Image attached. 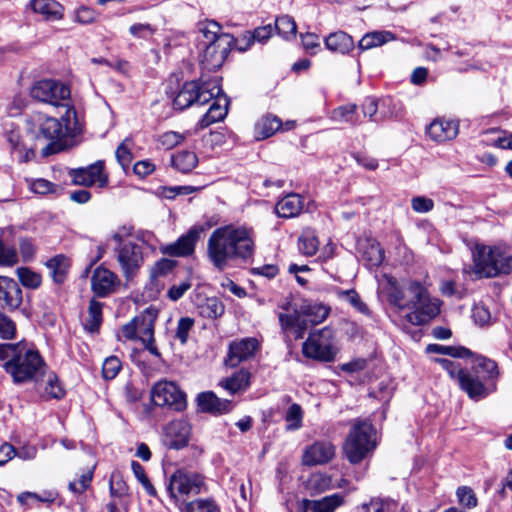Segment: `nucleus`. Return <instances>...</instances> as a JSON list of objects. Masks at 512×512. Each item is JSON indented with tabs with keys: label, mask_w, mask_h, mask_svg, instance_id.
Listing matches in <instances>:
<instances>
[{
	"label": "nucleus",
	"mask_w": 512,
	"mask_h": 512,
	"mask_svg": "<svg viewBox=\"0 0 512 512\" xmlns=\"http://www.w3.org/2000/svg\"><path fill=\"white\" fill-rule=\"evenodd\" d=\"M254 247L251 230L226 225L213 231L208 240L207 253L213 265L223 270L231 260L250 258Z\"/></svg>",
	"instance_id": "f257e3e1"
},
{
	"label": "nucleus",
	"mask_w": 512,
	"mask_h": 512,
	"mask_svg": "<svg viewBox=\"0 0 512 512\" xmlns=\"http://www.w3.org/2000/svg\"><path fill=\"white\" fill-rule=\"evenodd\" d=\"M0 361L14 384L36 383L46 371L41 354L24 342L0 344Z\"/></svg>",
	"instance_id": "f03ea898"
},
{
	"label": "nucleus",
	"mask_w": 512,
	"mask_h": 512,
	"mask_svg": "<svg viewBox=\"0 0 512 512\" xmlns=\"http://www.w3.org/2000/svg\"><path fill=\"white\" fill-rule=\"evenodd\" d=\"M38 140L47 144L42 148L43 156L65 151L75 145V137L81 133V127L76 117V111L68 107L60 119L43 116L38 118Z\"/></svg>",
	"instance_id": "7ed1b4c3"
},
{
	"label": "nucleus",
	"mask_w": 512,
	"mask_h": 512,
	"mask_svg": "<svg viewBox=\"0 0 512 512\" xmlns=\"http://www.w3.org/2000/svg\"><path fill=\"white\" fill-rule=\"evenodd\" d=\"M476 361L473 371L458 372V384L472 400L478 401L496 391L499 370L496 362L486 357L479 356Z\"/></svg>",
	"instance_id": "20e7f679"
},
{
	"label": "nucleus",
	"mask_w": 512,
	"mask_h": 512,
	"mask_svg": "<svg viewBox=\"0 0 512 512\" xmlns=\"http://www.w3.org/2000/svg\"><path fill=\"white\" fill-rule=\"evenodd\" d=\"M473 272L478 278H493L512 272V248L506 244L476 247Z\"/></svg>",
	"instance_id": "39448f33"
},
{
	"label": "nucleus",
	"mask_w": 512,
	"mask_h": 512,
	"mask_svg": "<svg viewBox=\"0 0 512 512\" xmlns=\"http://www.w3.org/2000/svg\"><path fill=\"white\" fill-rule=\"evenodd\" d=\"M330 308L319 302L303 301L294 304L291 313H280L279 322L283 331L293 332L295 339L304 337L309 325L323 322L329 315Z\"/></svg>",
	"instance_id": "423d86ee"
},
{
	"label": "nucleus",
	"mask_w": 512,
	"mask_h": 512,
	"mask_svg": "<svg viewBox=\"0 0 512 512\" xmlns=\"http://www.w3.org/2000/svg\"><path fill=\"white\" fill-rule=\"evenodd\" d=\"M222 92L220 79L214 77L186 82L173 99L175 109L184 110L193 105L202 106Z\"/></svg>",
	"instance_id": "0eeeda50"
},
{
	"label": "nucleus",
	"mask_w": 512,
	"mask_h": 512,
	"mask_svg": "<svg viewBox=\"0 0 512 512\" xmlns=\"http://www.w3.org/2000/svg\"><path fill=\"white\" fill-rule=\"evenodd\" d=\"M408 292L412 297V311L406 315V319L413 325H423L436 317L440 312V301L431 298L427 290L419 282H411Z\"/></svg>",
	"instance_id": "6e6552de"
},
{
	"label": "nucleus",
	"mask_w": 512,
	"mask_h": 512,
	"mask_svg": "<svg viewBox=\"0 0 512 512\" xmlns=\"http://www.w3.org/2000/svg\"><path fill=\"white\" fill-rule=\"evenodd\" d=\"M206 490L204 477L186 469L176 470L169 478L167 491L176 505L184 504L185 497L197 495Z\"/></svg>",
	"instance_id": "1a4fd4ad"
},
{
	"label": "nucleus",
	"mask_w": 512,
	"mask_h": 512,
	"mask_svg": "<svg viewBox=\"0 0 512 512\" xmlns=\"http://www.w3.org/2000/svg\"><path fill=\"white\" fill-rule=\"evenodd\" d=\"M374 429L371 423L359 421L352 427L345 445L344 452L352 464L361 462L365 456L375 447L372 439Z\"/></svg>",
	"instance_id": "9d476101"
},
{
	"label": "nucleus",
	"mask_w": 512,
	"mask_h": 512,
	"mask_svg": "<svg viewBox=\"0 0 512 512\" xmlns=\"http://www.w3.org/2000/svg\"><path fill=\"white\" fill-rule=\"evenodd\" d=\"M302 352L305 357L317 361H333L337 353L333 330L324 327L311 332L303 343Z\"/></svg>",
	"instance_id": "9b49d317"
},
{
	"label": "nucleus",
	"mask_w": 512,
	"mask_h": 512,
	"mask_svg": "<svg viewBox=\"0 0 512 512\" xmlns=\"http://www.w3.org/2000/svg\"><path fill=\"white\" fill-rule=\"evenodd\" d=\"M31 97L43 103L54 106L69 107L70 88L64 83L53 80L44 79L33 84L30 90Z\"/></svg>",
	"instance_id": "f8f14e48"
},
{
	"label": "nucleus",
	"mask_w": 512,
	"mask_h": 512,
	"mask_svg": "<svg viewBox=\"0 0 512 512\" xmlns=\"http://www.w3.org/2000/svg\"><path fill=\"white\" fill-rule=\"evenodd\" d=\"M152 400L157 406H169L176 411L186 408V396L170 381H159L152 388Z\"/></svg>",
	"instance_id": "ddd939ff"
},
{
	"label": "nucleus",
	"mask_w": 512,
	"mask_h": 512,
	"mask_svg": "<svg viewBox=\"0 0 512 512\" xmlns=\"http://www.w3.org/2000/svg\"><path fill=\"white\" fill-rule=\"evenodd\" d=\"M234 42L235 39L232 35H222L218 41L207 44L202 58L203 67L209 71L221 68Z\"/></svg>",
	"instance_id": "4468645a"
},
{
	"label": "nucleus",
	"mask_w": 512,
	"mask_h": 512,
	"mask_svg": "<svg viewBox=\"0 0 512 512\" xmlns=\"http://www.w3.org/2000/svg\"><path fill=\"white\" fill-rule=\"evenodd\" d=\"M205 231L203 225H195L176 242L162 247V252L172 257H186L194 253L195 245Z\"/></svg>",
	"instance_id": "2eb2a0df"
},
{
	"label": "nucleus",
	"mask_w": 512,
	"mask_h": 512,
	"mask_svg": "<svg viewBox=\"0 0 512 512\" xmlns=\"http://www.w3.org/2000/svg\"><path fill=\"white\" fill-rule=\"evenodd\" d=\"M103 170L104 161L98 160L87 167L72 169L70 176L76 185L89 187L97 184L99 187H104L108 183V177Z\"/></svg>",
	"instance_id": "dca6fc26"
},
{
	"label": "nucleus",
	"mask_w": 512,
	"mask_h": 512,
	"mask_svg": "<svg viewBox=\"0 0 512 512\" xmlns=\"http://www.w3.org/2000/svg\"><path fill=\"white\" fill-rule=\"evenodd\" d=\"M117 260L124 277L132 279L143 263L141 247L132 242L124 243L118 250Z\"/></svg>",
	"instance_id": "f3484780"
},
{
	"label": "nucleus",
	"mask_w": 512,
	"mask_h": 512,
	"mask_svg": "<svg viewBox=\"0 0 512 512\" xmlns=\"http://www.w3.org/2000/svg\"><path fill=\"white\" fill-rule=\"evenodd\" d=\"M258 348L259 341L254 337L233 341L229 345V352L225 359V364L229 367H236L241 362L252 358Z\"/></svg>",
	"instance_id": "a211bd4d"
},
{
	"label": "nucleus",
	"mask_w": 512,
	"mask_h": 512,
	"mask_svg": "<svg viewBox=\"0 0 512 512\" xmlns=\"http://www.w3.org/2000/svg\"><path fill=\"white\" fill-rule=\"evenodd\" d=\"M22 301V289L17 281L7 276H0V308L14 311L21 306Z\"/></svg>",
	"instance_id": "6ab92c4d"
},
{
	"label": "nucleus",
	"mask_w": 512,
	"mask_h": 512,
	"mask_svg": "<svg viewBox=\"0 0 512 512\" xmlns=\"http://www.w3.org/2000/svg\"><path fill=\"white\" fill-rule=\"evenodd\" d=\"M119 283L118 276L102 265L92 273L91 289L98 297H106L115 292Z\"/></svg>",
	"instance_id": "aec40b11"
},
{
	"label": "nucleus",
	"mask_w": 512,
	"mask_h": 512,
	"mask_svg": "<svg viewBox=\"0 0 512 512\" xmlns=\"http://www.w3.org/2000/svg\"><path fill=\"white\" fill-rule=\"evenodd\" d=\"M335 456V446L329 441H316L308 446L302 456V463L306 466L323 465L330 462Z\"/></svg>",
	"instance_id": "412c9836"
},
{
	"label": "nucleus",
	"mask_w": 512,
	"mask_h": 512,
	"mask_svg": "<svg viewBox=\"0 0 512 512\" xmlns=\"http://www.w3.org/2000/svg\"><path fill=\"white\" fill-rule=\"evenodd\" d=\"M165 434L170 448L181 449L189 442L191 426L187 420L177 419L166 426Z\"/></svg>",
	"instance_id": "4be33fe9"
},
{
	"label": "nucleus",
	"mask_w": 512,
	"mask_h": 512,
	"mask_svg": "<svg viewBox=\"0 0 512 512\" xmlns=\"http://www.w3.org/2000/svg\"><path fill=\"white\" fill-rule=\"evenodd\" d=\"M27 8L46 22L60 21L64 17V7L56 0H30Z\"/></svg>",
	"instance_id": "5701e85b"
},
{
	"label": "nucleus",
	"mask_w": 512,
	"mask_h": 512,
	"mask_svg": "<svg viewBox=\"0 0 512 512\" xmlns=\"http://www.w3.org/2000/svg\"><path fill=\"white\" fill-rule=\"evenodd\" d=\"M459 132V124L454 120L435 119L427 128V134L436 142L454 139Z\"/></svg>",
	"instance_id": "b1692460"
},
{
	"label": "nucleus",
	"mask_w": 512,
	"mask_h": 512,
	"mask_svg": "<svg viewBox=\"0 0 512 512\" xmlns=\"http://www.w3.org/2000/svg\"><path fill=\"white\" fill-rule=\"evenodd\" d=\"M197 403L201 411L209 412L212 414L227 413L230 412L233 408L232 401L221 399L211 391L200 393L197 396Z\"/></svg>",
	"instance_id": "393cba45"
},
{
	"label": "nucleus",
	"mask_w": 512,
	"mask_h": 512,
	"mask_svg": "<svg viewBox=\"0 0 512 512\" xmlns=\"http://www.w3.org/2000/svg\"><path fill=\"white\" fill-rule=\"evenodd\" d=\"M221 94L222 92L212 98L214 100L213 103L198 123L201 129L222 121L226 117L229 101L226 96Z\"/></svg>",
	"instance_id": "a878e982"
},
{
	"label": "nucleus",
	"mask_w": 512,
	"mask_h": 512,
	"mask_svg": "<svg viewBox=\"0 0 512 512\" xmlns=\"http://www.w3.org/2000/svg\"><path fill=\"white\" fill-rule=\"evenodd\" d=\"M344 496L335 493L320 500H304L303 512H334L344 504Z\"/></svg>",
	"instance_id": "bb28decb"
},
{
	"label": "nucleus",
	"mask_w": 512,
	"mask_h": 512,
	"mask_svg": "<svg viewBox=\"0 0 512 512\" xmlns=\"http://www.w3.org/2000/svg\"><path fill=\"white\" fill-rule=\"evenodd\" d=\"M324 43L328 50L342 55L348 54L355 47L353 38L343 31L330 33Z\"/></svg>",
	"instance_id": "cd10ccee"
},
{
	"label": "nucleus",
	"mask_w": 512,
	"mask_h": 512,
	"mask_svg": "<svg viewBox=\"0 0 512 512\" xmlns=\"http://www.w3.org/2000/svg\"><path fill=\"white\" fill-rule=\"evenodd\" d=\"M251 373L246 369H240L230 377L223 378L219 385L231 395L244 392L250 386Z\"/></svg>",
	"instance_id": "c85d7f7f"
},
{
	"label": "nucleus",
	"mask_w": 512,
	"mask_h": 512,
	"mask_svg": "<svg viewBox=\"0 0 512 512\" xmlns=\"http://www.w3.org/2000/svg\"><path fill=\"white\" fill-rule=\"evenodd\" d=\"M303 208V199L299 194L291 193L279 200L275 206L278 216L291 218L297 216Z\"/></svg>",
	"instance_id": "c756f323"
},
{
	"label": "nucleus",
	"mask_w": 512,
	"mask_h": 512,
	"mask_svg": "<svg viewBox=\"0 0 512 512\" xmlns=\"http://www.w3.org/2000/svg\"><path fill=\"white\" fill-rule=\"evenodd\" d=\"M158 317V310L153 307H147L140 315L137 316V332L139 340L143 337H151L154 335L155 322Z\"/></svg>",
	"instance_id": "7c9ffc66"
},
{
	"label": "nucleus",
	"mask_w": 512,
	"mask_h": 512,
	"mask_svg": "<svg viewBox=\"0 0 512 512\" xmlns=\"http://www.w3.org/2000/svg\"><path fill=\"white\" fill-rule=\"evenodd\" d=\"M395 35L390 31H372L366 33L359 41L358 48L366 51L372 48L382 46L388 42L394 41Z\"/></svg>",
	"instance_id": "2f4dec72"
},
{
	"label": "nucleus",
	"mask_w": 512,
	"mask_h": 512,
	"mask_svg": "<svg viewBox=\"0 0 512 512\" xmlns=\"http://www.w3.org/2000/svg\"><path fill=\"white\" fill-rule=\"evenodd\" d=\"M306 489L315 496L332 490V476L326 473H313L306 481Z\"/></svg>",
	"instance_id": "473e14b6"
},
{
	"label": "nucleus",
	"mask_w": 512,
	"mask_h": 512,
	"mask_svg": "<svg viewBox=\"0 0 512 512\" xmlns=\"http://www.w3.org/2000/svg\"><path fill=\"white\" fill-rule=\"evenodd\" d=\"M282 126L281 120L273 115L262 117L255 125L256 138L266 139L274 135Z\"/></svg>",
	"instance_id": "72a5a7b5"
},
{
	"label": "nucleus",
	"mask_w": 512,
	"mask_h": 512,
	"mask_svg": "<svg viewBox=\"0 0 512 512\" xmlns=\"http://www.w3.org/2000/svg\"><path fill=\"white\" fill-rule=\"evenodd\" d=\"M46 266L50 270L53 281L57 284H61L65 281V278L69 269V260L63 255H57L49 259Z\"/></svg>",
	"instance_id": "f704fd0d"
},
{
	"label": "nucleus",
	"mask_w": 512,
	"mask_h": 512,
	"mask_svg": "<svg viewBox=\"0 0 512 512\" xmlns=\"http://www.w3.org/2000/svg\"><path fill=\"white\" fill-rule=\"evenodd\" d=\"M171 162L178 171L188 173L196 167L198 158L194 152L181 151L172 155Z\"/></svg>",
	"instance_id": "c9c22d12"
},
{
	"label": "nucleus",
	"mask_w": 512,
	"mask_h": 512,
	"mask_svg": "<svg viewBox=\"0 0 512 512\" xmlns=\"http://www.w3.org/2000/svg\"><path fill=\"white\" fill-rule=\"evenodd\" d=\"M102 308L103 304L101 302H98L95 299L90 301L88 307V317L84 324V327L87 331L91 333L98 331L102 323Z\"/></svg>",
	"instance_id": "e433bc0d"
},
{
	"label": "nucleus",
	"mask_w": 512,
	"mask_h": 512,
	"mask_svg": "<svg viewBox=\"0 0 512 512\" xmlns=\"http://www.w3.org/2000/svg\"><path fill=\"white\" fill-rule=\"evenodd\" d=\"M335 294L339 300L347 302L358 312L365 314V315L369 314L370 311H369L368 306L362 301L359 294L354 289H349V290L337 289L335 291Z\"/></svg>",
	"instance_id": "4c0bfd02"
},
{
	"label": "nucleus",
	"mask_w": 512,
	"mask_h": 512,
	"mask_svg": "<svg viewBox=\"0 0 512 512\" xmlns=\"http://www.w3.org/2000/svg\"><path fill=\"white\" fill-rule=\"evenodd\" d=\"M319 248V240L311 229H305L299 237V250L303 255L313 256Z\"/></svg>",
	"instance_id": "58836bf2"
},
{
	"label": "nucleus",
	"mask_w": 512,
	"mask_h": 512,
	"mask_svg": "<svg viewBox=\"0 0 512 512\" xmlns=\"http://www.w3.org/2000/svg\"><path fill=\"white\" fill-rule=\"evenodd\" d=\"M427 353H436L442 355H449L456 358H467L471 356L472 352L462 346L454 347V346H444L440 344H429L426 347Z\"/></svg>",
	"instance_id": "ea45409f"
},
{
	"label": "nucleus",
	"mask_w": 512,
	"mask_h": 512,
	"mask_svg": "<svg viewBox=\"0 0 512 512\" xmlns=\"http://www.w3.org/2000/svg\"><path fill=\"white\" fill-rule=\"evenodd\" d=\"M199 32L203 35L206 45L218 41V38L222 35H230L222 32V27L214 20L199 23Z\"/></svg>",
	"instance_id": "a19ab883"
},
{
	"label": "nucleus",
	"mask_w": 512,
	"mask_h": 512,
	"mask_svg": "<svg viewBox=\"0 0 512 512\" xmlns=\"http://www.w3.org/2000/svg\"><path fill=\"white\" fill-rule=\"evenodd\" d=\"M275 30L284 39H292L296 36L297 25L293 17L289 15H282L275 20Z\"/></svg>",
	"instance_id": "79ce46f5"
},
{
	"label": "nucleus",
	"mask_w": 512,
	"mask_h": 512,
	"mask_svg": "<svg viewBox=\"0 0 512 512\" xmlns=\"http://www.w3.org/2000/svg\"><path fill=\"white\" fill-rule=\"evenodd\" d=\"M364 512H398L399 507L395 501L373 498L369 503L362 504Z\"/></svg>",
	"instance_id": "37998d69"
},
{
	"label": "nucleus",
	"mask_w": 512,
	"mask_h": 512,
	"mask_svg": "<svg viewBox=\"0 0 512 512\" xmlns=\"http://www.w3.org/2000/svg\"><path fill=\"white\" fill-rule=\"evenodd\" d=\"M46 398L61 399L65 395V389L62 387L58 377L54 373L47 375L44 387Z\"/></svg>",
	"instance_id": "c03bdc74"
},
{
	"label": "nucleus",
	"mask_w": 512,
	"mask_h": 512,
	"mask_svg": "<svg viewBox=\"0 0 512 512\" xmlns=\"http://www.w3.org/2000/svg\"><path fill=\"white\" fill-rule=\"evenodd\" d=\"M183 512H221L212 499H196L184 505Z\"/></svg>",
	"instance_id": "a18cd8bd"
},
{
	"label": "nucleus",
	"mask_w": 512,
	"mask_h": 512,
	"mask_svg": "<svg viewBox=\"0 0 512 512\" xmlns=\"http://www.w3.org/2000/svg\"><path fill=\"white\" fill-rule=\"evenodd\" d=\"M16 274L21 284L30 289H37L40 287L42 277L40 274L32 271L30 268L21 267L16 270Z\"/></svg>",
	"instance_id": "49530a36"
},
{
	"label": "nucleus",
	"mask_w": 512,
	"mask_h": 512,
	"mask_svg": "<svg viewBox=\"0 0 512 512\" xmlns=\"http://www.w3.org/2000/svg\"><path fill=\"white\" fill-rule=\"evenodd\" d=\"M389 302L399 308L410 309L412 304V297L408 292V287L406 290H401L398 288H394L388 295Z\"/></svg>",
	"instance_id": "de8ad7c7"
},
{
	"label": "nucleus",
	"mask_w": 512,
	"mask_h": 512,
	"mask_svg": "<svg viewBox=\"0 0 512 512\" xmlns=\"http://www.w3.org/2000/svg\"><path fill=\"white\" fill-rule=\"evenodd\" d=\"M133 142L131 139L126 138L124 139L121 144L117 147L115 155L118 163L121 165L123 169H127L133 159L131 148H132Z\"/></svg>",
	"instance_id": "09e8293b"
},
{
	"label": "nucleus",
	"mask_w": 512,
	"mask_h": 512,
	"mask_svg": "<svg viewBox=\"0 0 512 512\" xmlns=\"http://www.w3.org/2000/svg\"><path fill=\"white\" fill-rule=\"evenodd\" d=\"M357 106L354 104H348L338 107L332 112V119L339 122H348L354 125L358 124L356 115Z\"/></svg>",
	"instance_id": "8fccbe9b"
},
{
	"label": "nucleus",
	"mask_w": 512,
	"mask_h": 512,
	"mask_svg": "<svg viewBox=\"0 0 512 512\" xmlns=\"http://www.w3.org/2000/svg\"><path fill=\"white\" fill-rule=\"evenodd\" d=\"M273 28L271 24L258 27L252 33L248 32L245 38L247 39V43L244 47H240L239 50L245 51L254 41L265 42L270 38L272 34Z\"/></svg>",
	"instance_id": "3c124183"
},
{
	"label": "nucleus",
	"mask_w": 512,
	"mask_h": 512,
	"mask_svg": "<svg viewBox=\"0 0 512 512\" xmlns=\"http://www.w3.org/2000/svg\"><path fill=\"white\" fill-rule=\"evenodd\" d=\"M122 367L121 361L116 356L107 357L102 365V375L105 380L114 379Z\"/></svg>",
	"instance_id": "603ef678"
},
{
	"label": "nucleus",
	"mask_w": 512,
	"mask_h": 512,
	"mask_svg": "<svg viewBox=\"0 0 512 512\" xmlns=\"http://www.w3.org/2000/svg\"><path fill=\"white\" fill-rule=\"evenodd\" d=\"M361 108L364 117H368L370 121L381 122L384 120V117L382 116L383 112H380L378 115V102L375 98H366L363 101Z\"/></svg>",
	"instance_id": "864d4df0"
},
{
	"label": "nucleus",
	"mask_w": 512,
	"mask_h": 512,
	"mask_svg": "<svg viewBox=\"0 0 512 512\" xmlns=\"http://www.w3.org/2000/svg\"><path fill=\"white\" fill-rule=\"evenodd\" d=\"M16 324L6 314L0 311V338L4 340H12L16 336Z\"/></svg>",
	"instance_id": "5fc2aeb1"
},
{
	"label": "nucleus",
	"mask_w": 512,
	"mask_h": 512,
	"mask_svg": "<svg viewBox=\"0 0 512 512\" xmlns=\"http://www.w3.org/2000/svg\"><path fill=\"white\" fill-rule=\"evenodd\" d=\"M302 418L303 412L302 408L299 404H292L286 413L285 419L290 424L288 425V429L296 430L302 426Z\"/></svg>",
	"instance_id": "6e6d98bb"
},
{
	"label": "nucleus",
	"mask_w": 512,
	"mask_h": 512,
	"mask_svg": "<svg viewBox=\"0 0 512 512\" xmlns=\"http://www.w3.org/2000/svg\"><path fill=\"white\" fill-rule=\"evenodd\" d=\"M110 493L115 497H124L128 494V486L119 473H113L109 481Z\"/></svg>",
	"instance_id": "4d7b16f0"
},
{
	"label": "nucleus",
	"mask_w": 512,
	"mask_h": 512,
	"mask_svg": "<svg viewBox=\"0 0 512 512\" xmlns=\"http://www.w3.org/2000/svg\"><path fill=\"white\" fill-rule=\"evenodd\" d=\"M9 141L12 145V154L18 159V161L28 162L34 157V150L24 147V145L19 143L18 139L10 137Z\"/></svg>",
	"instance_id": "13d9d810"
},
{
	"label": "nucleus",
	"mask_w": 512,
	"mask_h": 512,
	"mask_svg": "<svg viewBox=\"0 0 512 512\" xmlns=\"http://www.w3.org/2000/svg\"><path fill=\"white\" fill-rule=\"evenodd\" d=\"M186 138V134H180L175 131H167L161 134L158 138V142L165 149H172L175 146L179 145Z\"/></svg>",
	"instance_id": "bf43d9fd"
},
{
	"label": "nucleus",
	"mask_w": 512,
	"mask_h": 512,
	"mask_svg": "<svg viewBox=\"0 0 512 512\" xmlns=\"http://www.w3.org/2000/svg\"><path fill=\"white\" fill-rule=\"evenodd\" d=\"M224 313L223 304L216 298L207 299L204 306H202V314L208 318H218Z\"/></svg>",
	"instance_id": "052dcab7"
},
{
	"label": "nucleus",
	"mask_w": 512,
	"mask_h": 512,
	"mask_svg": "<svg viewBox=\"0 0 512 512\" xmlns=\"http://www.w3.org/2000/svg\"><path fill=\"white\" fill-rule=\"evenodd\" d=\"M459 503L467 508H474L477 505V498L473 490L463 486L457 489Z\"/></svg>",
	"instance_id": "680f3d73"
},
{
	"label": "nucleus",
	"mask_w": 512,
	"mask_h": 512,
	"mask_svg": "<svg viewBox=\"0 0 512 512\" xmlns=\"http://www.w3.org/2000/svg\"><path fill=\"white\" fill-rule=\"evenodd\" d=\"M30 188L34 193L46 195L56 193L58 186L46 179L39 178L31 183Z\"/></svg>",
	"instance_id": "e2e57ef3"
},
{
	"label": "nucleus",
	"mask_w": 512,
	"mask_h": 512,
	"mask_svg": "<svg viewBox=\"0 0 512 512\" xmlns=\"http://www.w3.org/2000/svg\"><path fill=\"white\" fill-rule=\"evenodd\" d=\"M194 325V320L190 317H183L178 321L176 338L180 340L182 344L187 342L189 331Z\"/></svg>",
	"instance_id": "0e129e2a"
},
{
	"label": "nucleus",
	"mask_w": 512,
	"mask_h": 512,
	"mask_svg": "<svg viewBox=\"0 0 512 512\" xmlns=\"http://www.w3.org/2000/svg\"><path fill=\"white\" fill-rule=\"evenodd\" d=\"M364 256H366L370 266H379L384 260V252L378 243L371 244Z\"/></svg>",
	"instance_id": "69168bd1"
},
{
	"label": "nucleus",
	"mask_w": 512,
	"mask_h": 512,
	"mask_svg": "<svg viewBox=\"0 0 512 512\" xmlns=\"http://www.w3.org/2000/svg\"><path fill=\"white\" fill-rule=\"evenodd\" d=\"M411 207L417 213H427L434 208V202L425 196H416L411 199Z\"/></svg>",
	"instance_id": "338daca9"
},
{
	"label": "nucleus",
	"mask_w": 512,
	"mask_h": 512,
	"mask_svg": "<svg viewBox=\"0 0 512 512\" xmlns=\"http://www.w3.org/2000/svg\"><path fill=\"white\" fill-rule=\"evenodd\" d=\"M472 317L476 324L485 326L490 323L491 314L489 310L483 305H476L472 310Z\"/></svg>",
	"instance_id": "774afa93"
}]
</instances>
